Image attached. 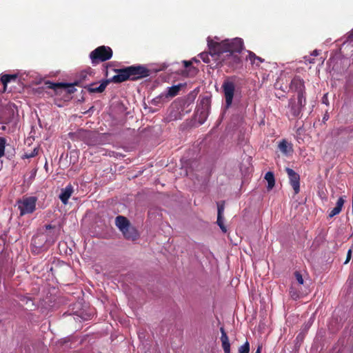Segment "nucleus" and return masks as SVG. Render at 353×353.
Listing matches in <instances>:
<instances>
[{
	"label": "nucleus",
	"mask_w": 353,
	"mask_h": 353,
	"mask_svg": "<svg viewBox=\"0 0 353 353\" xmlns=\"http://www.w3.org/2000/svg\"><path fill=\"white\" fill-rule=\"evenodd\" d=\"M26 301V303H28V301H31V299L30 298H25Z\"/></svg>",
	"instance_id": "nucleus-39"
},
{
	"label": "nucleus",
	"mask_w": 353,
	"mask_h": 353,
	"mask_svg": "<svg viewBox=\"0 0 353 353\" xmlns=\"http://www.w3.org/2000/svg\"><path fill=\"white\" fill-rule=\"evenodd\" d=\"M115 224L121 232L128 228L130 225L129 221L123 216H118L116 217Z\"/></svg>",
	"instance_id": "nucleus-20"
},
{
	"label": "nucleus",
	"mask_w": 353,
	"mask_h": 353,
	"mask_svg": "<svg viewBox=\"0 0 353 353\" xmlns=\"http://www.w3.org/2000/svg\"><path fill=\"white\" fill-rule=\"evenodd\" d=\"M47 87L50 89H52L56 92H58L59 90H64L68 93H73L75 92L76 89L74 88V82L73 83H53L50 81H48L46 83Z\"/></svg>",
	"instance_id": "nucleus-10"
},
{
	"label": "nucleus",
	"mask_w": 353,
	"mask_h": 353,
	"mask_svg": "<svg viewBox=\"0 0 353 353\" xmlns=\"http://www.w3.org/2000/svg\"><path fill=\"white\" fill-rule=\"evenodd\" d=\"M109 81H110L109 80H105L103 82H101V84L98 86L97 85V83H93L88 85L86 87V88L91 93H96V92L101 93V92H103V90L105 89Z\"/></svg>",
	"instance_id": "nucleus-14"
},
{
	"label": "nucleus",
	"mask_w": 353,
	"mask_h": 353,
	"mask_svg": "<svg viewBox=\"0 0 353 353\" xmlns=\"http://www.w3.org/2000/svg\"><path fill=\"white\" fill-rule=\"evenodd\" d=\"M220 331L221 333V341L224 353H230V343L229 342L228 336L223 327H221Z\"/></svg>",
	"instance_id": "nucleus-16"
},
{
	"label": "nucleus",
	"mask_w": 353,
	"mask_h": 353,
	"mask_svg": "<svg viewBox=\"0 0 353 353\" xmlns=\"http://www.w3.org/2000/svg\"><path fill=\"white\" fill-rule=\"evenodd\" d=\"M11 121L10 120H8L7 121H6V123H10Z\"/></svg>",
	"instance_id": "nucleus-43"
},
{
	"label": "nucleus",
	"mask_w": 353,
	"mask_h": 353,
	"mask_svg": "<svg viewBox=\"0 0 353 353\" xmlns=\"http://www.w3.org/2000/svg\"><path fill=\"white\" fill-rule=\"evenodd\" d=\"M112 57V50L108 46H101L97 48L90 54V58L93 65L99 62L109 60Z\"/></svg>",
	"instance_id": "nucleus-4"
},
{
	"label": "nucleus",
	"mask_w": 353,
	"mask_h": 353,
	"mask_svg": "<svg viewBox=\"0 0 353 353\" xmlns=\"http://www.w3.org/2000/svg\"><path fill=\"white\" fill-rule=\"evenodd\" d=\"M44 233L48 234V238H54V241L56 240L57 237L54 232L52 233L51 232H44Z\"/></svg>",
	"instance_id": "nucleus-35"
},
{
	"label": "nucleus",
	"mask_w": 353,
	"mask_h": 353,
	"mask_svg": "<svg viewBox=\"0 0 353 353\" xmlns=\"http://www.w3.org/2000/svg\"><path fill=\"white\" fill-rule=\"evenodd\" d=\"M53 228H54V227H53L52 225H50V224H49V225H45V228H46V230H51V229H52Z\"/></svg>",
	"instance_id": "nucleus-37"
},
{
	"label": "nucleus",
	"mask_w": 353,
	"mask_h": 353,
	"mask_svg": "<svg viewBox=\"0 0 353 353\" xmlns=\"http://www.w3.org/2000/svg\"><path fill=\"white\" fill-rule=\"evenodd\" d=\"M260 352H261L260 347H259L255 353H260Z\"/></svg>",
	"instance_id": "nucleus-42"
},
{
	"label": "nucleus",
	"mask_w": 353,
	"mask_h": 353,
	"mask_svg": "<svg viewBox=\"0 0 353 353\" xmlns=\"http://www.w3.org/2000/svg\"><path fill=\"white\" fill-rule=\"evenodd\" d=\"M182 87V84L179 83L178 85H174L171 87H168L167 90L160 94L158 97L154 98L152 100V103L154 105H158L161 103H163L167 100H168L170 98H172L175 96H176L179 91L181 88Z\"/></svg>",
	"instance_id": "nucleus-7"
},
{
	"label": "nucleus",
	"mask_w": 353,
	"mask_h": 353,
	"mask_svg": "<svg viewBox=\"0 0 353 353\" xmlns=\"http://www.w3.org/2000/svg\"><path fill=\"white\" fill-rule=\"evenodd\" d=\"M248 57L251 61L254 63V61L256 59L257 56L252 52L248 51Z\"/></svg>",
	"instance_id": "nucleus-32"
},
{
	"label": "nucleus",
	"mask_w": 353,
	"mask_h": 353,
	"mask_svg": "<svg viewBox=\"0 0 353 353\" xmlns=\"http://www.w3.org/2000/svg\"><path fill=\"white\" fill-rule=\"evenodd\" d=\"M328 119V116L325 115L323 117V120H327Z\"/></svg>",
	"instance_id": "nucleus-41"
},
{
	"label": "nucleus",
	"mask_w": 353,
	"mask_h": 353,
	"mask_svg": "<svg viewBox=\"0 0 353 353\" xmlns=\"http://www.w3.org/2000/svg\"><path fill=\"white\" fill-rule=\"evenodd\" d=\"M222 88L225 98L226 108H229L232 105L234 97L235 90L234 83L230 81L226 80L223 82Z\"/></svg>",
	"instance_id": "nucleus-9"
},
{
	"label": "nucleus",
	"mask_w": 353,
	"mask_h": 353,
	"mask_svg": "<svg viewBox=\"0 0 353 353\" xmlns=\"http://www.w3.org/2000/svg\"><path fill=\"white\" fill-rule=\"evenodd\" d=\"M37 197L29 196L23 197L22 199L18 201L17 206L20 210L21 216L32 213L36 209Z\"/></svg>",
	"instance_id": "nucleus-6"
},
{
	"label": "nucleus",
	"mask_w": 353,
	"mask_h": 353,
	"mask_svg": "<svg viewBox=\"0 0 353 353\" xmlns=\"http://www.w3.org/2000/svg\"><path fill=\"white\" fill-rule=\"evenodd\" d=\"M345 203V199L343 196L339 198L336 206L330 212L329 217L332 218L337 214H339L342 210L343 206Z\"/></svg>",
	"instance_id": "nucleus-19"
},
{
	"label": "nucleus",
	"mask_w": 353,
	"mask_h": 353,
	"mask_svg": "<svg viewBox=\"0 0 353 353\" xmlns=\"http://www.w3.org/2000/svg\"><path fill=\"white\" fill-rule=\"evenodd\" d=\"M128 70V67L119 70L118 74L112 78V81L114 83H121L128 79L132 80V77Z\"/></svg>",
	"instance_id": "nucleus-13"
},
{
	"label": "nucleus",
	"mask_w": 353,
	"mask_h": 353,
	"mask_svg": "<svg viewBox=\"0 0 353 353\" xmlns=\"http://www.w3.org/2000/svg\"><path fill=\"white\" fill-rule=\"evenodd\" d=\"M17 74H4L1 77V81L3 85L4 90L6 89L8 83L17 79Z\"/></svg>",
	"instance_id": "nucleus-24"
},
{
	"label": "nucleus",
	"mask_w": 353,
	"mask_h": 353,
	"mask_svg": "<svg viewBox=\"0 0 353 353\" xmlns=\"http://www.w3.org/2000/svg\"><path fill=\"white\" fill-rule=\"evenodd\" d=\"M296 103L299 105L301 108H303L306 103V99L305 97V92L298 94V99H297Z\"/></svg>",
	"instance_id": "nucleus-26"
},
{
	"label": "nucleus",
	"mask_w": 353,
	"mask_h": 353,
	"mask_svg": "<svg viewBox=\"0 0 353 353\" xmlns=\"http://www.w3.org/2000/svg\"><path fill=\"white\" fill-rule=\"evenodd\" d=\"M183 63L185 68H188L192 65V61H183Z\"/></svg>",
	"instance_id": "nucleus-34"
},
{
	"label": "nucleus",
	"mask_w": 353,
	"mask_h": 353,
	"mask_svg": "<svg viewBox=\"0 0 353 353\" xmlns=\"http://www.w3.org/2000/svg\"><path fill=\"white\" fill-rule=\"evenodd\" d=\"M285 171L288 174L290 185H292L294 193L298 194L300 190V176L298 173L290 168H286Z\"/></svg>",
	"instance_id": "nucleus-11"
},
{
	"label": "nucleus",
	"mask_w": 353,
	"mask_h": 353,
	"mask_svg": "<svg viewBox=\"0 0 353 353\" xmlns=\"http://www.w3.org/2000/svg\"><path fill=\"white\" fill-rule=\"evenodd\" d=\"M256 59V60H259L260 62H263L264 61V60L262 58L259 57H257Z\"/></svg>",
	"instance_id": "nucleus-38"
},
{
	"label": "nucleus",
	"mask_w": 353,
	"mask_h": 353,
	"mask_svg": "<svg viewBox=\"0 0 353 353\" xmlns=\"http://www.w3.org/2000/svg\"><path fill=\"white\" fill-rule=\"evenodd\" d=\"M71 140L82 141L88 145H97L101 144V139L99 134L95 132L80 129L74 132L69 133Z\"/></svg>",
	"instance_id": "nucleus-2"
},
{
	"label": "nucleus",
	"mask_w": 353,
	"mask_h": 353,
	"mask_svg": "<svg viewBox=\"0 0 353 353\" xmlns=\"http://www.w3.org/2000/svg\"><path fill=\"white\" fill-rule=\"evenodd\" d=\"M209 50L210 51V49H209ZM199 57L203 60V61L206 63H210V57H212V58H214V59L215 61H216V57H212L211 55L210 52L209 53L205 52H201V53L199 54Z\"/></svg>",
	"instance_id": "nucleus-25"
},
{
	"label": "nucleus",
	"mask_w": 353,
	"mask_h": 353,
	"mask_svg": "<svg viewBox=\"0 0 353 353\" xmlns=\"http://www.w3.org/2000/svg\"><path fill=\"white\" fill-rule=\"evenodd\" d=\"M280 151L285 155H288L292 152V147L285 140H282L279 144Z\"/></svg>",
	"instance_id": "nucleus-21"
},
{
	"label": "nucleus",
	"mask_w": 353,
	"mask_h": 353,
	"mask_svg": "<svg viewBox=\"0 0 353 353\" xmlns=\"http://www.w3.org/2000/svg\"><path fill=\"white\" fill-rule=\"evenodd\" d=\"M288 108L290 110V113L294 117H297L300 115L303 108L296 103L294 99L289 101Z\"/></svg>",
	"instance_id": "nucleus-17"
},
{
	"label": "nucleus",
	"mask_w": 353,
	"mask_h": 353,
	"mask_svg": "<svg viewBox=\"0 0 353 353\" xmlns=\"http://www.w3.org/2000/svg\"><path fill=\"white\" fill-rule=\"evenodd\" d=\"M319 54V50H314L312 52V54H311V55H312V56H314V57L318 56Z\"/></svg>",
	"instance_id": "nucleus-36"
},
{
	"label": "nucleus",
	"mask_w": 353,
	"mask_h": 353,
	"mask_svg": "<svg viewBox=\"0 0 353 353\" xmlns=\"http://www.w3.org/2000/svg\"><path fill=\"white\" fill-rule=\"evenodd\" d=\"M352 41H353V39H352L350 43H351V42H352Z\"/></svg>",
	"instance_id": "nucleus-44"
},
{
	"label": "nucleus",
	"mask_w": 353,
	"mask_h": 353,
	"mask_svg": "<svg viewBox=\"0 0 353 353\" xmlns=\"http://www.w3.org/2000/svg\"><path fill=\"white\" fill-rule=\"evenodd\" d=\"M92 71L91 68L81 71L79 74L78 80L74 81V84L79 85L86 81L89 76H91Z\"/></svg>",
	"instance_id": "nucleus-22"
},
{
	"label": "nucleus",
	"mask_w": 353,
	"mask_h": 353,
	"mask_svg": "<svg viewBox=\"0 0 353 353\" xmlns=\"http://www.w3.org/2000/svg\"><path fill=\"white\" fill-rule=\"evenodd\" d=\"M217 207H218L217 216H219V215L221 216H223V212H224V205L218 203Z\"/></svg>",
	"instance_id": "nucleus-31"
},
{
	"label": "nucleus",
	"mask_w": 353,
	"mask_h": 353,
	"mask_svg": "<svg viewBox=\"0 0 353 353\" xmlns=\"http://www.w3.org/2000/svg\"><path fill=\"white\" fill-rule=\"evenodd\" d=\"M294 276H295V278H296L297 282L299 284L303 285L304 283L303 278L299 272H298V271L295 272Z\"/></svg>",
	"instance_id": "nucleus-30"
},
{
	"label": "nucleus",
	"mask_w": 353,
	"mask_h": 353,
	"mask_svg": "<svg viewBox=\"0 0 353 353\" xmlns=\"http://www.w3.org/2000/svg\"><path fill=\"white\" fill-rule=\"evenodd\" d=\"M54 243V238H48L47 234L41 232L38 233L33 236L31 245L34 249H36L35 251L39 252L40 250L47 249Z\"/></svg>",
	"instance_id": "nucleus-5"
},
{
	"label": "nucleus",
	"mask_w": 353,
	"mask_h": 353,
	"mask_svg": "<svg viewBox=\"0 0 353 353\" xmlns=\"http://www.w3.org/2000/svg\"><path fill=\"white\" fill-rule=\"evenodd\" d=\"M128 69L133 81L148 77L152 73L150 70L142 65H131Z\"/></svg>",
	"instance_id": "nucleus-8"
},
{
	"label": "nucleus",
	"mask_w": 353,
	"mask_h": 353,
	"mask_svg": "<svg viewBox=\"0 0 353 353\" xmlns=\"http://www.w3.org/2000/svg\"><path fill=\"white\" fill-rule=\"evenodd\" d=\"M126 239L135 240L139 236L137 230L132 226L129 225L128 228L121 232Z\"/></svg>",
	"instance_id": "nucleus-18"
},
{
	"label": "nucleus",
	"mask_w": 353,
	"mask_h": 353,
	"mask_svg": "<svg viewBox=\"0 0 353 353\" xmlns=\"http://www.w3.org/2000/svg\"><path fill=\"white\" fill-rule=\"evenodd\" d=\"M73 192V187L71 185H68L65 188L61 189L59 194V199L63 204H67L69 198Z\"/></svg>",
	"instance_id": "nucleus-15"
},
{
	"label": "nucleus",
	"mask_w": 353,
	"mask_h": 353,
	"mask_svg": "<svg viewBox=\"0 0 353 353\" xmlns=\"http://www.w3.org/2000/svg\"><path fill=\"white\" fill-rule=\"evenodd\" d=\"M6 140L3 137H0V158L2 157L5 154Z\"/></svg>",
	"instance_id": "nucleus-29"
},
{
	"label": "nucleus",
	"mask_w": 353,
	"mask_h": 353,
	"mask_svg": "<svg viewBox=\"0 0 353 353\" xmlns=\"http://www.w3.org/2000/svg\"><path fill=\"white\" fill-rule=\"evenodd\" d=\"M351 256H352V251H351V250H349L347 253L346 260L344 262L345 264H347L350 261V260L351 259Z\"/></svg>",
	"instance_id": "nucleus-33"
},
{
	"label": "nucleus",
	"mask_w": 353,
	"mask_h": 353,
	"mask_svg": "<svg viewBox=\"0 0 353 353\" xmlns=\"http://www.w3.org/2000/svg\"><path fill=\"white\" fill-rule=\"evenodd\" d=\"M192 61L199 62V61H198L196 58H193V59H192Z\"/></svg>",
	"instance_id": "nucleus-40"
},
{
	"label": "nucleus",
	"mask_w": 353,
	"mask_h": 353,
	"mask_svg": "<svg viewBox=\"0 0 353 353\" xmlns=\"http://www.w3.org/2000/svg\"><path fill=\"white\" fill-rule=\"evenodd\" d=\"M216 41L208 38V46L210 50L212 57H216V61L218 64L225 63L229 65H234L241 63L239 55L243 49V41L236 37L232 39H225L219 41V39L215 37Z\"/></svg>",
	"instance_id": "nucleus-1"
},
{
	"label": "nucleus",
	"mask_w": 353,
	"mask_h": 353,
	"mask_svg": "<svg viewBox=\"0 0 353 353\" xmlns=\"http://www.w3.org/2000/svg\"><path fill=\"white\" fill-rule=\"evenodd\" d=\"M211 105L210 97L205 96L199 97L197 101L195 119L200 125L205 123L209 116Z\"/></svg>",
	"instance_id": "nucleus-3"
},
{
	"label": "nucleus",
	"mask_w": 353,
	"mask_h": 353,
	"mask_svg": "<svg viewBox=\"0 0 353 353\" xmlns=\"http://www.w3.org/2000/svg\"><path fill=\"white\" fill-rule=\"evenodd\" d=\"M250 352V343L246 341L243 345L239 347V353H249Z\"/></svg>",
	"instance_id": "nucleus-28"
},
{
	"label": "nucleus",
	"mask_w": 353,
	"mask_h": 353,
	"mask_svg": "<svg viewBox=\"0 0 353 353\" xmlns=\"http://www.w3.org/2000/svg\"><path fill=\"white\" fill-rule=\"evenodd\" d=\"M265 179L268 182V189L271 190L273 188V187L275 185V179H274V173L272 172H268L265 174Z\"/></svg>",
	"instance_id": "nucleus-23"
},
{
	"label": "nucleus",
	"mask_w": 353,
	"mask_h": 353,
	"mask_svg": "<svg viewBox=\"0 0 353 353\" xmlns=\"http://www.w3.org/2000/svg\"><path fill=\"white\" fill-rule=\"evenodd\" d=\"M289 89L297 94L302 93L305 92L304 81L299 77H294L290 82Z\"/></svg>",
	"instance_id": "nucleus-12"
},
{
	"label": "nucleus",
	"mask_w": 353,
	"mask_h": 353,
	"mask_svg": "<svg viewBox=\"0 0 353 353\" xmlns=\"http://www.w3.org/2000/svg\"><path fill=\"white\" fill-rule=\"evenodd\" d=\"M216 223L223 233L227 232V228L223 223V216H217Z\"/></svg>",
	"instance_id": "nucleus-27"
}]
</instances>
